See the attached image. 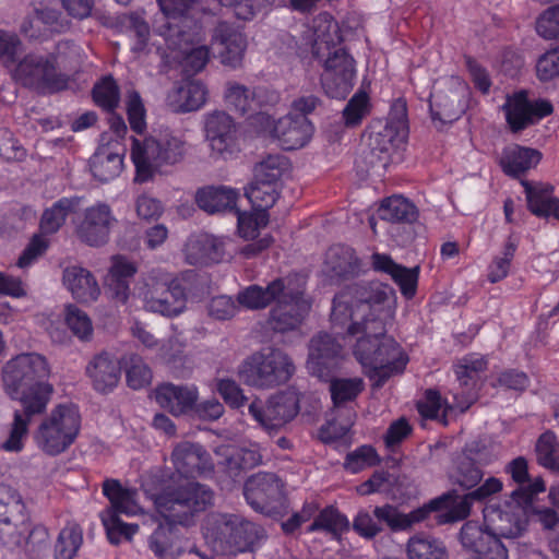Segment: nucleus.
Instances as JSON below:
<instances>
[{
    "instance_id": "obj_7",
    "label": "nucleus",
    "mask_w": 559,
    "mask_h": 559,
    "mask_svg": "<svg viewBox=\"0 0 559 559\" xmlns=\"http://www.w3.org/2000/svg\"><path fill=\"white\" fill-rule=\"evenodd\" d=\"M138 296L143 308L165 318H175L187 309V290L170 273L153 269L139 282Z\"/></svg>"
},
{
    "instance_id": "obj_36",
    "label": "nucleus",
    "mask_w": 559,
    "mask_h": 559,
    "mask_svg": "<svg viewBox=\"0 0 559 559\" xmlns=\"http://www.w3.org/2000/svg\"><path fill=\"white\" fill-rule=\"evenodd\" d=\"M542 156V153L536 148L510 144L502 150L499 165L507 176L520 178L530 169L535 168Z\"/></svg>"
},
{
    "instance_id": "obj_51",
    "label": "nucleus",
    "mask_w": 559,
    "mask_h": 559,
    "mask_svg": "<svg viewBox=\"0 0 559 559\" xmlns=\"http://www.w3.org/2000/svg\"><path fill=\"white\" fill-rule=\"evenodd\" d=\"M245 195L251 203L252 210L267 212L278 198L277 185L253 177L252 182L245 190Z\"/></svg>"
},
{
    "instance_id": "obj_11",
    "label": "nucleus",
    "mask_w": 559,
    "mask_h": 559,
    "mask_svg": "<svg viewBox=\"0 0 559 559\" xmlns=\"http://www.w3.org/2000/svg\"><path fill=\"white\" fill-rule=\"evenodd\" d=\"M210 535L214 547L222 554L236 555L252 550L264 537L263 528L237 515L218 514L213 518Z\"/></svg>"
},
{
    "instance_id": "obj_52",
    "label": "nucleus",
    "mask_w": 559,
    "mask_h": 559,
    "mask_svg": "<svg viewBox=\"0 0 559 559\" xmlns=\"http://www.w3.org/2000/svg\"><path fill=\"white\" fill-rule=\"evenodd\" d=\"M83 543L79 524L68 523L59 533L55 545V559H73Z\"/></svg>"
},
{
    "instance_id": "obj_59",
    "label": "nucleus",
    "mask_w": 559,
    "mask_h": 559,
    "mask_svg": "<svg viewBox=\"0 0 559 559\" xmlns=\"http://www.w3.org/2000/svg\"><path fill=\"white\" fill-rule=\"evenodd\" d=\"M255 95V91H251L249 87L240 83H226L224 95L225 102L230 108L240 115H245L252 109Z\"/></svg>"
},
{
    "instance_id": "obj_4",
    "label": "nucleus",
    "mask_w": 559,
    "mask_h": 559,
    "mask_svg": "<svg viewBox=\"0 0 559 559\" xmlns=\"http://www.w3.org/2000/svg\"><path fill=\"white\" fill-rule=\"evenodd\" d=\"M317 23H326V34L320 32L321 25L316 26V37L312 53L323 63L324 72L321 84L325 94L331 98L343 99L352 91L356 75L355 60L347 50L337 45L331 33H337V23L328 15H321Z\"/></svg>"
},
{
    "instance_id": "obj_49",
    "label": "nucleus",
    "mask_w": 559,
    "mask_h": 559,
    "mask_svg": "<svg viewBox=\"0 0 559 559\" xmlns=\"http://www.w3.org/2000/svg\"><path fill=\"white\" fill-rule=\"evenodd\" d=\"M378 215L390 223L412 224L418 217L417 207L402 195H393L382 201Z\"/></svg>"
},
{
    "instance_id": "obj_37",
    "label": "nucleus",
    "mask_w": 559,
    "mask_h": 559,
    "mask_svg": "<svg viewBox=\"0 0 559 559\" xmlns=\"http://www.w3.org/2000/svg\"><path fill=\"white\" fill-rule=\"evenodd\" d=\"M116 146L117 150L102 145L90 159L91 173L100 182H108L122 171L124 148L118 142Z\"/></svg>"
},
{
    "instance_id": "obj_21",
    "label": "nucleus",
    "mask_w": 559,
    "mask_h": 559,
    "mask_svg": "<svg viewBox=\"0 0 559 559\" xmlns=\"http://www.w3.org/2000/svg\"><path fill=\"white\" fill-rule=\"evenodd\" d=\"M243 495L254 510L271 511L284 499V483L275 473L259 472L246 480Z\"/></svg>"
},
{
    "instance_id": "obj_5",
    "label": "nucleus",
    "mask_w": 559,
    "mask_h": 559,
    "mask_svg": "<svg viewBox=\"0 0 559 559\" xmlns=\"http://www.w3.org/2000/svg\"><path fill=\"white\" fill-rule=\"evenodd\" d=\"M186 152V141L167 130L154 132L143 140L134 138L131 147L134 181L143 183L152 180L163 166L180 163Z\"/></svg>"
},
{
    "instance_id": "obj_45",
    "label": "nucleus",
    "mask_w": 559,
    "mask_h": 559,
    "mask_svg": "<svg viewBox=\"0 0 559 559\" xmlns=\"http://www.w3.org/2000/svg\"><path fill=\"white\" fill-rule=\"evenodd\" d=\"M235 123L224 111H214L205 120L206 138L214 150L223 152L234 139Z\"/></svg>"
},
{
    "instance_id": "obj_46",
    "label": "nucleus",
    "mask_w": 559,
    "mask_h": 559,
    "mask_svg": "<svg viewBox=\"0 0 559 559\" xmlns=\"http://www.w3.org/2000/svg\"><path fill=\"white\" fill-rule=\"evenodd\" d=\"M222 254V242L209 234L195 236L187 243V259L190 264L218 262Z\"/></svg>"
},
{
    "instance_id": "obj_31",
    "label": "nucleus",
    "mask_w": 559,
    "mask_h": 559,
    "mask_svg": "<svg viewBox=\"0 0 559 559\" xmlns=\"http://www.w3.org/2000/svg\"><path fill=\"white\" fill-rule=\"evenodd\" d=\"M289 274L284 277H277L271 281L265 287L258 284H251L237 294V301L240 306L249 310H261L275 302L286 289L292 294L289 289V282L292 276Z\"/></svg>"
},
{
    "instance_id": "obj_54",
    "label": "nucleus",
    "mask_w": 559,
    "mask_h": 559,
    "mask_svg": "<svg viewBox=\"0 0 559 559\" xmlns=\"http://www.w3.org/2000/svg\"><path fill=\"white\" fill-rule=\"evenodd\" d=\"M93 100L107 112H114L120 103V88L111 75H106L95 83Z\"/></svg>"
},
{
    "instance_id": "obj_1",
    "label": "nucleus",
    "mask_w": 559,
    "mask_h": 559,
    "mask_svg": "<svg viewBox=\"0 0 559 559\" xmlns=\"http://www.w3.org/2000/svg\"><path fill=\"white\" fill-rule=\"evenodd\" d=\"M343 330L350 336L360 334L353 347V354L372 382L373 389H381L391 377L402 373L406 368L408 356L388 335L382 318L374 317L367 322L353 321Z\"/></svg>"
},
{
    "instance_id": "obj_62",
    "label": "nucleus",
    "mask_w": 559,
    "mask_h": 559,
    "mask_svg": "<svg viewBox=\"0 0 559 559\" xmlns=\"http://www.w3.org/2000/svg\"><path fill=\"white\" fill-rule=\"evenodd\" d=\"M237 214L238 233L245 239H253L258 236L259 229L269 223V213L264 211L253 210L252 213L239 212Z\"/></svg>"
},
{
    "instance_id": "obj_58",
    "label": "nucleus",
    "mask_w": 559,
    "mask_h": 559,
    "mask_svg": "<svg viewBox=\"0 0 559 559\" xmlns=\"http://www.w3.org/2000/svg\"><path fill=\"white\" fill-rule=\"evenodd\" d=\"M535 452L538 464L546 468L559 469V442L552 431L547 430L539 436Z\"/></svg>"
},
{
    "instance_id": "obj_14",
    "label": "nucleus",
    "mask_w": 559,
    "mask_h": 559,
    "mask_svg": "<svg viewBox=\"0 0 559 559\" xmlns=\"http://www.w3.org/2000/svg\"><path fill=\"white\" fill-rule=\"evenodd\" d=\"M289 289L284 290L271 309L267 324L274 332L285 333L296 330L307 316L311 305L305 299V282L298 275L292 276Z\"/></svg>"
},
{
    "instance_id": "obj_9",
    "label": "nucleus",
    "mask_w": 559,
    "mask_h": 559,
    "mask_svg": "<svg viewBox=\"0 0 559 559\" xmlns=\"http://www.w3.org/2000/svg\"><path fill=\"white\" fill-rule=\"evenodd\" d=\"M103 492L110 501V507L100 515L109 542L118 545L122 537L131 539L139 531V525L124 523L119 516L135 515L141 511L136 501L138 491L123 487L117 479H107L103 484Z\"/></svg>"
},
{
    "instance_id": "obj_30",
    "label": "nucleus",
    "mask_w": 559,
    "mask_h": 559,
    "mask_svg": "<svg viewBox=\"0 0 559 559\" xmlns=\"http://www.w3.org/2000/svg\"><path fill=\"white\" fill-rule=\"evenodd\" d=\"M473 403V397L465 393L453 394V401L450 403L441 397L439 391L429 389L425 393V402L419 404L418 409L424 417L439 419L447 426L448 416L465 413Z\"/></svg>"
},
{
    "instance_id": "obj_23",
    "label": "nucleus",
    "mask_w": 559,
    "mask_h": 559,
    "mask_svg": "<svg viewBox=\"0 0 559 559\" xmlns=\"http://www.w3.org/2000/svg\"><path fill=\"white\" fill-rule=\"evenodd\" d=\"M116 223L117 219L110 206L99 202L85 210L84 217L76 228V235L88 246H102L108 241L110 230Z\"/></svg>"
},
{
    "instance_id": "obj_64",
    "label": "nucleus",
    "mask_w": 559,
    "mask_h": 559,
    "mask_svg": "<svg viewBox=\"0 0 559 559\" xmlns=\"http://www.w3.org/2000/svg\"><path fill=\"white\" fill-rule=\"evenodd\" d=\"M369 96L364 91H358L348 100L343 109V119L347 127H356L369 114Z\"/></svg>"
},
{
    "instance_id": "obj_3",
    "label": "nucleus",
    "mask_w": 559,
    "mask_h": 559,
    "mask_svg": "<svg viewBox=\"0 0 559 559\" xmlns=\"http://www.w3.org/2000/svg\"><path fill=\"white\" fill-rule=\"evenodd\" d=\"M395 300L394 289L379 281L354 283L333 298L331 323L334 329L343 330L353 321L367 322L372 318L389 314Z\"/></svg>"
},
{
    "instance_id": "obj_34",
    "label": "nucleus",
    "mask_w": 559,
    "mask_h": 559,
    "mask_svg": "<svg viewBox=\"0 0 559 559\" xmlns=\"http://www.w3.org/2000/svg\"><path fill=\"white\" fill-rule=\"evenodd\" d=\"M85 372L91 379L93 388L98 392L106 393L117 386L121 376V367L111 355L103 352L90 360Z\"/></svg>"
},
{
    "instance_id": "obj_42",
    "label": "nucleus",
    "mask_w": 559,
    "mask_h": 559,
    "mask_svg": "<svg viewBox=\"0 0 559 559\" xmlns=\"http://www.w3.org/2000/svg\"><path fill=\"white\" fill-rule=\"evenodd\" d=\"M206 100V88L200 81H190L175 87L167 102L175 112H190L200 109Z\"/></svg>"
},
{
    "instance_id": "obj_12",
    "label": "nucleus",
    "mask_w": 559,
    "mask_h": 559,
    "mask_svg": "<svg viewBox=\"0 0 559 559\" xmlns=\"http://www.w3.org/2000/svg\"><path fill=\"white\" fill-rule=\"evenodd\" d=\"M14 79L38 94H53L68 87V75L57 70L53 55H26L15 67Z\"/></svg>"
},
{
    "instance_id": "obj_28",
    "label": "nucleus",
    "mask_w": 559,
    "mask_h": 559,
    "mask_svg": "<svg viewBox=\"0 0 559 559\" xmlns=\"http://www.w3.org/2000/svg\"><path fill=\"white\" fill-rule=\"evenodd\" d=\"M160 35L165 38L169 49L178 50L186 56L185 62L188 70L200 72L205 68L210 60L209 47L200 46L189 51L191 36L182 29L181 25L168 22L160 27Z\"/></svg>"
},
{
    "instance_id": "obj_20",
    "label": "nucleus",
    "mask_w": 559,
    "mask_h": 559,
    "mask_svg": "<svg viewBox=\"0 0 559 559\" xmlns=\"http://www.w3.org/2000/svg\"><path fill=\"white\" fill-rule=\"evenodd\" d=\"M468 87L457 79H451L430 96V114L433 121L452 123L466 110Z\"/></svg>"
},
{
    "instance_id": "obj_17",
    "label": "nucleus",
    "mask_w": 559,
    "mask_h": 559,
    "mask_svg": "<svg viewBox=\"0 0 559 559\" xmlns=\"http://www.w3.org/2000/svg\"><path fill=\"white\" fill-rule=\"evenodd\" d=\"M217 467L231 484L239 481L249 471L263 463L262 448L258 443L249 447L222 444L215 449Z\"/></svg>"
},
{
    "instance_id": "obj_44",
    "label": "nucleus",
    "mask_w": 559,
    "mask_h": 559,
    "mask_svg": "<svg viewBox=\"0 0 559 559\" xmlns=\"http://www.w3.org/2000/svg\"><path fill=\"white\" fill-rule=\"evenodd\" d=\"M496 530L498 534L506 538H516L526 528V511L524 506L510 499L506 503V509L497 512Z\"/></svg>"
},
{
    "instance_id": "obj_56",
    "label": "nucleus",
    "mask_w": 559,
    "mask_h": 559,
    "mask_svg": "<svg viewBox=\"0 0 559 559\" xmlns=\"http://www.w3.org/2000/svg\"><path fill=\"white\" fill-rule=\"evenodd\" d=\"M121 24L134 39L131 50L134 53L145 52L150 39V26L144 17L138 12H132L122 17Z\"/></svg>"
},
{
    "instance_id": "obj_19",
    "label": "nucleus",
    "mask_w": 559,
    "mask_h": 559,
    "mask_svg": "<svg viewBox=\"0 0 559 559\" xmlns=\"http://www.w3.org/2000/svg\"><path fill=\"white\" fill-rule=\"evenodd\" d=\"M459 540L468 559H508V549L496 534L475 521L463 524Z\"/></svg>"
},
{
    "instance_id": "obj_6",
    "label": "nucleus",
    "mask_w": 559,
    "mask_h": 559,
    "mask_svg": "<svg viewBox=\"0 0 559 559\" xmlns=\"http://www.w3.org/2000/svg\"><path fill=\"white\" fill-rule=\"evenodd\" d=\"M214 492L203 484L188 481L168 486L154 498L157 514L168 524L189 526L194 516L213 504Z\"/></svg>"
},
{
    "instance_id": "obj_25",
    "label": "nucleus",
    "mask_w": 559,
    "mask_h": 559,
    "mask_svg": "<svg viewBox=\"0 0 559 559\" xmlns=\"http://www.w3.org/2000/svg\"><path fill=\"white\" fill-rule=\"evenodd\" d=\"M177 524L160 523L150 536V549L159 559H176L185 552L195 554L202 559L210 556L198 550L194 544L180 536Z\"/></svg>"
},
{
    "instance_id": "obj_43",
    "label": "nucleus",
    "mask_w": 559,
    "mask_h": 559,
    "mask_svg": "<svg viewBox=\"0 0 559 559\" xmlns=\"http://www.w3.org/2000/svg\"><path fill=\"white\" fill-rule=\"evenodd\" d=\"M478 451L475 449H465L455 459V465L452 473V480L465 490L477 488L484 477V472L477 462Z\"/></svg>"
},
{
    "instance_id": "obj_24",
    "label": "nucleus",
    "mask_w": 559,
    "mask_h": 559,
    "mask_svg": "<svg viewBox=\"0 0 559 559\" xmlns=\"http://www.w3.org/2000/svg\"><path fill=\"white\" fill-rule=\"evenodd\" d=\"M307 365L309 370L317 377L324 379L329 377L342 357L343 345L338 340L326 332H319L313 335L308 346Z\"/></svg>"
},
{
    "instance_id": "obj_47",
    "label": "nucleus",
    "mask_w": 559,
    "mask_h": 559,
    "mask_svg": "<svg viewBox=\"0 0 559 559\" xmlns=\"http://www.w3.org/2000/svg\"><path fill=\"white\" fill-rule=\"evenodd\" d=\"M406 554L408 559H449L444 543L425 533L415 534L407 540Z\"/></svg>"
},
{
    "instance_id": "obj_53",
    "label": "nucleus",
    "mask_w": 559,
    "mask_h": 559,
    "mask_svg": "<svg viewBox=\"0 0 559 559\" xmlns=\"http://www.w3.org/2000/svg\"><path fill=\"white\" fill-rule=\"evenodd\" d=\"M289 168V160L283 154H269L255 164L253 177L264 182L277 185L283 174Z\"/></svg>"
},
{
    "instance_id": "obj_35",
    "label": "nucleus",
    "mask_w": 559,
    "mask_h": 559,
    "mask_svg": "<svg viewBox=\"0 0 559 559\" xmlns=\"http://www.w3.org/2000/svg\"><path fill=\"white\" fill-rule=\"evenodd\" d=\"M325 272L336 281H346L358 276L361 272V261L353 248L332 246L325 255Z\"/></svg>"
},
{
    "instance_id": "obj_50",
    "label": "nucleus",
    "mask_w": 559,
    "mask_h": 559,
    "mask_svg": "<svg viewBox=\"0 0 559 559\" xmlns=\"http://www.w3.org/2000/svg\"><path fill=\"white\" fill-rule=\"evenodd\" d=\"M406 136V129H399V126H395V123H385L381 130L372 132L369 135V147L371 154L389 155L405 142Z\"/></svg>"
},
{
    "instance_id": "obj_2",
    "label": "nucleus",
    "mask_w": 559,
    "mask_h": 559,
    "mask_svg": "<svg viewBox=\"0 0 559 559\" xmlns=\"http://www.w3.org/2000/svg\"><path fill=\"white\" fill-rule=\"evenodd\" d=\"M51 366L46 356L36 353H21L9 359L2 367L1 380L4 393L19 401L22 415L31 421L32 416L43 414L55 392L49 382Z\"/></svg>"
},
{
    "instance_id": "obj_63",
    "label": "nucleus",
    "mask_w": 559,
    "mask_h": 559,
    "mask_svg": "<svg viewBox=\"0 0 559 559\" xmlns=\"http://www.w3.org/2000/svg\"><path fill=\"white\" fill-rule=\"evenodd\" d=\"M126 376L128 385L134 390L148 385L152 380L151 369L138 355L126 358Z\"/></svg>"
},
{
    "instance_id": "obj_32",
    "label": "nucleus",
    "mask_w": 559,
    "mask_h": 559,
    "mask_svg": "<svg viewBox=\"0 0 559 559\" xmlns=\"http://www.w3.org/2000/svg\"><path fill=\"white\" fill-rule=\"evenodd\" d=\"M504 471L518 484V488L510 495V499L513 501L527 504L532 497H536L546 490V485L542 477L534 479L530 477L527 461L523 456H518L510 461L506 465Z\"/></svg>"
},
{
    "instance_id": "obj_38",
    "label": "nucleus",
    "mask_w": 559,
    "mask_h": 559,
    "mask_svg": "<svg viewBox=\"0 0 559 559\" xmlns=\"http://www.w3.org/2000/svg\"><path fill=\"white\" fill-rule=\"evenodd\" d=\"M62 281L73 298L80 302L95 301L100 294V288L94 275L82 266L71 265L66 267Z\"/></svg>"
},
{
    "instance_id": "obj_22",
    "label": "nucleus",
    "mask_w": 559,
    "mask_h": 559,
    "mask_svg": "<svg viewBox=\"0 0 559 559\" xmlns=\"http://www.w3.org/2000/svg\"><path fill=\"white\" fill-rule=\"evenodd\" d=\"M176 471L185 477H209L215 469L211 454L199 443L189 441L177 444L171 453Z\"/></svg>"
},
{
    "instance_id": "obj_61",
    "label": "nucleus",
    "mask_w": 559,
    "mask_h": 559,
    "mask_svg": "<svg viewBox=\"0 0 559 559\" xmlns=\"http://www.w3.org/2000/svg\"><path fill=\"white\" fill-rule=\"evenodd\" d=\"M518 249V240L512 236H509L504 246L501 255L496 257L488 269V280L491 283H497L509 274V270L511 266V261L514 258L515 251Z\"/></svg>"
},
{
    "instance_id": "obj_48",
    "label": "nucleus",
    "mask_w": 559,
    "mask_h": 559,
    "mask_svg": "<svg viewBox=\"0 0 559 559\" xmlns=\"http://www.w3.org/2000/svg\"><path fill=\"white\" fill-rule=\"evenodd\" d=\"M365 390V382L361 378H332L329 382L333 409L335 414L347 403L354 402Z\"/></svg>"
},
{
    "instance_id": "obj_13",
    "label": "nucleus",
    "mask_w": 559,
    "mask_h": 559,
    "mask_svg": "<svg viewBox=\"0 0 559 559\" xmlns=\"http://www.w3.org/2000/svg\"><path fill=\"white\" fill-rule=\"evenodd\" d=\"M248 411L269 435H273L298 415L300 411V393L289 388L270 396L265 405L253 401L249 405Z\"/></svg>"
},
{
    "instance_id": "obj_39",
    "label": "nucleus",
    "mask_w": 559,
    "mask_h": 559,
    "mask_svg": "<svg viewBox=\"0 0 559 559\" xmlns=\"http://www.w3.org/2000/svg\"><path fill=\"white\" fill-rule=\"evenodd\" d=\"M239 193L226 186H206L195 192V203L209 214L236 210Z\"/></svg>"
},
{
    "instance_id": "obj_16",
    "label": "nucleus",
    "mask_w": 559,
    "mask_h": 559,
    "mask_svg": "<svg viewBox=\"0 0 559 559\" xmlns=\"http://www.w3.org/2000/svg\"><path fill=\"white\" fill-rule=\"evenodd\" d=\"M506 121L513 133H519L549 116L554 108L546 99L530 100L525 91L508 96L502 106Z\"/></svg>"
},
{
    "instance_id": "obj_29",
    "label": "nucleus",
    "mask_w": 559,
    "mask_h": 559,
    "mask_svg": "<svg viewBox=\"0 0 559 559\" xmlns=\"http://www.w3.org/2000/svg\"><path fill=\"white\" fill-rule=\"evenodd\" d=\"M154 395L156 403L171 415L189 416L199 399V391L195 385H176L167 382L158 385Z\"/></svg>"
},
{
    "instance_id": "obj_33",
    "label": "nucleus",
    "mask_w": 559,
    "mask_h": 559,
    "mask_svg": "<svg viewBox=\"0 0 559 559\" xmlns=\"http://www.w3.org/2000/svg\"><path fill=\"white\" fill-rule=\"evenodd\" d=\"M371 265L374 271L390 275L399 285L403 296L408 299L415 296L419 275L418 265L409 269L395 263L390 255L378 252L371 255Z\"/></svg>"
},
{
    "instance_id": "obj_15",
    "label": "nucleus",
    "mask_w": 559,
    "mask_h": 559,
    "mask_svg": "<svg viewBox=\"0 0 559 559\" xmlns=\"http://www.w3.org/2000/svg\"><path fill=\"white\" fill-rule=\"evenodd\" d=\"M502 488L503 484L499 478L489 477L480 486L463 496H459L455 490L442 493L438 498L445 497L443 502L432 512L442 510H447V512L437 515V523H454L466 519L471 513L474 501L483 502L492 495L500 492Z\"/></svg>"
},
{
    "instance_id": "obj_26",
    "label": "nucleus",
    "mask_w": 559,
    "mask_h": 559,
    "mask_svg": "<svg viewBox=\"0 0 559 559\" xmlns=\"http://www.w3.org/2000/svg\"><path fill=\"white\" fill-rule=\"evenodd\" d=\"M212 46L224 66L236 69L242 64L247 39L234 25L219 22L212 33Z\"/></svg>"
},
{
    "instance_id": "obj_57",
    "label": "nucleus",
    "mask_w": 559,
    "mask_h": 559,
    "mask_svg": "<svg viewBox=\"0 0 559 559\" xmlns=\"http://www.w3.org/2000/svg\"><path fill=\"white\" fill-rule=\"evenodd\" d=\"M25 504L11 486L0 485V521H24Z\"/></svg>"
},
{
    "instance_id": "obj_27",
    "label": "nucleus",
    "mask_w": 559,
    "mask_h": 559,
    "mask_svg": "<svg viewBox=\"0 0 559 559\" xmlns=\"http://www.w3.org/2000/svg\"><path fill=\"white\" fill-rule=\"evenodd\" d=\"M443 498H433L424 506L414 509L409 513H402L396 507L385 503L373 509L377 523L388 527L392 532L407 531L415 524L428 519L433 510L438 509L443 502Z\"/></svg>"
},
{
    "instance_id": "obj_8",
    "label": "nucleus",
    "mask_w": 559,
    "mask_h": 559,
    "mask_svg": "<svg viewBox=\"0 0 559 559\" xmlns=\"http://www.w3.org/2000/svg\"><path fill=\"white\" fill-rule=\"evenodd\" d=\"M295 371L292 358L284 350L269 347L248 356L239 366L238 376L249 386L274 389L288 382Z\"/></svg>"
},
{
    "instance_id": "obj_40",
    "label": "nucleus",
    "mask_w": 559,
    "mask_h": 559,
    "mask_svg": "<svg viewBox=\"0 0 559 559\" xmlns=\"http://www.w3.org/2000/svg\"><path fill=\"white\" fill-rule=\"evenodd\" d=\"M528 210L538 217L552 216L559 221V199L552 197L554 187L550 185L532 186L522 181Z\"/></svg>"
},
{
    "instance_id": "obj_41",
    "label": "nucleus",
    "mask_w": 559,
    "mask_h": 559,
    "mask_svg": "<svg viewBox=\"0 0 559 559\" xmlns=\"http://www.w3.org/2000/svg\"><path fill=\"white\" fill-rule=\"evenodd\" d=\"M83 198L63 197L56 201L50 207L44 210L40 221L39 229L43 235L56 234L66 223L67 217L76 213L82 205Z\"/></svg>"
},
{
    "instance_id": "obj_18",
    "label": "nucleus",
    "mask_w": 559,
    "mask_h": 559,
    "mask_svg": "<svg viewBox=\"0 0 559 559\" xmlns=\"http://www.w3.org/2000/svg\"><path fill=\"white\" fill-rule=\"evenodd\" d=\"M257 120L270 128L271 135L286 151L302 147L308 143L313 133V126L305 116L288 114L275 121L269 115L259 114Z\"/></svg>"
},
{
    "instance_id": "obj_60",
    "label": "nucleus",
    "mask_w": 559,
    "mask_h": 559,
    "mask_svg": "<svg viewBox=\"0 0 559 559\" xmlns=\"http://www.w3.org/2000/svg\"><path fill=\"white\" fill-rule=\"evenodd\" d=\"M380 463V457L376 449L371 445H360L345 456L344 469L357 474L367 467L376 466Z\"/></svg>"
},
{
    "instance_id": "obj_10",
    "label": "nucleus",
    "mask_w": 559,
    "mask_h": 559,
    "mask_svg": "<svg viewBox=\"0 0 559 559\" xmlns=\"http://www.w3.org/2000/svg\"><path fill=\"white\" fill-rule=\"evenodd\" d=\"M81 428V417L74 405L60 404L38 427L36 441L49 455L64 452L75 440Z\"/></svg>"
},
{
    "instance_id": "obj_55",
    "label": "nucleus",
    "mask_w": 559,
    "mask_h": 559,
    "mask_svg": "<svg viewBox=\"0 0 559 559\" xmlns=\"http://www.w3.org/2000/svg\"><path fill=\"white\" fill-rule=\"evenodd\" d=\"M348 528L349 522L347 518L336 508L330 506L320 511L312 524L308 527V532L324 531L332 535H340Z\"/></svg>"
}]
</instances>
